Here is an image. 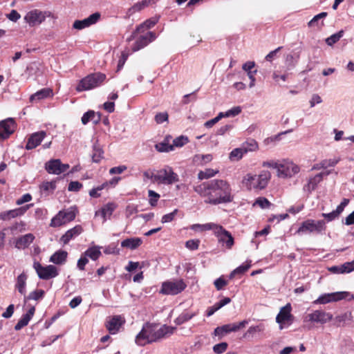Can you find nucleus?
Masks as SVG:
<instances>
[{"mask_svg": "<svg viewBox=\"0 0 354 354\" xmlns=\"http://www.w3.org/2000/svg\"><path fill=\"white\" fill-rule=\"evenodd\" d=\"M194 192L204 198L206 204L218 205L233 201L234 194L230 184L223 179H212L195 186Z\"/></svg>", "mask_w": 354, "mask_h": 354, "instance_id": "f257e3e1", "label": "nucleus"}, {"mask_svg": "<svg viewBox=\"0 0 354 354\" xmlns=\"http://www.w3.org/2000/svg\"><path fill=\"white\" fill-rule=\"evenodd\" d=\"M270 178V171H262L259 175L247 174L244 176L242 183L249 189H263L268 185Z\"/></svg>", "mask_w": 354, "mask_h": 354, "instance_id": "f03ea898", "label": "nucleus"}, {"mask_svg": "<svg viewBox=\"0 0 354 354\" xmlns=\"http://www.w3.org/2000/svg\"><path fill=\"white\" fill-rule=\"evenodd\" d=\"M106 75L101 73H95L82 78L76 87V91L82 92L100 86L105 80Z\"/></svg>", "mask_w": 354, "mask_h": 354, "instance_id": "7ed1b4c3", "label": "nucleus"}, {"mask_svg": "<svg viewBox=\"0 0 354 354\" xmlns=\"http://www.w3.org/2000/svg\"><path fill=\"white\" fill-rule=\"evenodd\" d=\"M326 222L324 220L307 219L301 223L297 230V233L299 234H322L326 230Z\"/></svg>", "mask_w": 354, "mask_h": 354, "instance_id": "20e7f679", "label": "nucleus"}, {"mask_svg": "<svg viewBox=\"0 0 354 354\" xmlns=\"http://www.w3.org/2000/svg\"><path fill=\"white\" fill-rule=\"evenodd\" d=\"M148 326V335H149L150 340L152 342H156L162 338L170 336L174 333L176 327L169 326L166 324L162 325L160 328L156 329L154 324L147 323Z\"/></svg>", "mask_w": 354, "mask_h": 354, "instance_id": "39448f33", "label": "nucleus"}, {"mask_svg": "<svg viewBox=\"0 0 354 354\" xmlns=\"http://www.w3.org/2000/svg\"><path fill=\"white\" fill-rule=\"evenodd\" d=\"M76 213L73 207L66 209L60 210L51 219L50 226L52 227H57L62 226L75 218Z\"/></svg>", "mask_w": 354, "mask_h": 354, "instance_id": "423d86ee", "label": "nucleus"}, {"mask_svg": "<svg viewBox=\"0 0 354 354\" xmlns=\"http://www.w3.org/2000/svg\"><path fill=\"white\" fill-rule=\"evenodd\" d=\"M187 284L183 279L176 281H167L162 283L160 292L163 295H176L183 292Z\"/></svg>", "mask_w": 354, "mask_h": 354, "instance_id": "0eeeda50", "label": "nucleus"}, {"mask_svg": "<svg viewBox=\"0 0 354 354\" xmlns=\"http://www.w3.org/2000/svg\"><path fill=\"white\" fill-rule=\"evenodd\" d=\"M248 324V321L244 319L239 322L224 324L223 326L216 327L214 330V335L215 336L219 337V338L221 339L227 334H229L232 332H237L239 330L245 328Z\"/></svg>", "mask_w": 354, "mask_h": 354, "instance_id": "6e6552de", "label": "nucleus"}, {"mask_svg": "<svg viewBox=\"0 0 354 354\" xmlns=\"http://www.w3.org/2000/svg\"><path fill=\"white\" fill-rule=\"evenodd\" d=\"M292 307L290 303L283 306L276 317V322L279 324L280 329L290 326L294 321V316L291 314Z\"/></svg>", "mask_w": 354, "mask_h": 354, "instance_id": "1a4fd4ad", "label": "nucleus"}, {"mask_svg": "<svg viewBox=\"0 0 354 354\" xmlns=\"http://www.w3.org/2000/svg\"><path fill=\"white\" fill-rule=\"evenodd\" d=\"M178 180V174L174 172L172 168L169 166H166L165 168L159 170L155 177V181H158L165 185H171Z\"/></svg>", "mask_w": 354, "mask_h": 354, "instance_id": "9d476101", "label": "nucleus"}, {"mask_svg": "<svg viewBox=\"0 0 354 354\" xmlns=\"http://www.w3.org/2000/svg\"><path fill=\"white\" fill-rule=\"evenodd\" d=\"M34 268L39 278L44 280L54 278L59 274L57 268L53 265L42 266L39 262H35Z\"/></svg>", "mask_w": 354, "mask_h": 354, "instance_id": "9b49d317", "label": "nucleus"}, {"mask_svg": "<svg viewBox=\"0 0 354 354\" xmlns=\"http://www.w3.org/2000/svg\"><path fill=\"white\" fill-rule=\"evenodd\" d=\"M299 167L287 160H283L280 162L277 171L278 176L281 178L292 177L299 173Z\"/></svg>", "mask_w": 354, "mask_h": 354, "instance_id": "f8f14e48", "label": "nucleus"}, {"mask_svg": "<svg viewBox=\"0 0 354 354\" xmlns=\"http://www.w3.org/2000/svg\"><path fill=\"white\" fill-rule=\"evenodd\" d=\"M50 16V12H42L39 10H33L28 12L24 17L25 21L31 26L40 24L47 17Z\"/></svg>", "mask_w": 354, "mask_h": 354, "instance_id": "ddd939ff", "label": "nucleus"}, {"mask_svg": "<svg viewBox=\"0 0 354 354\" xmlns=\"http://www.w3.org/2000/svg\"><path fill=\"white\" fill-rule=\"evenodd\" d=\"M349 295L348 292H335L320 295L314 303L316 304H326L330 302L337 301L346 299Z\"/></svg>", "mask_w": 354, "mask_h": 354, "instance_id": "4468645a", "label": "nucleus"}, {"mask_svg": "<svg viewBox=\"0 0 354 354\" xmlns=\"http://www.w3.org/2000/svg\"><path fill=\"white\" fill-rule=\"evenodd\" d=\"M69 168L68 164H63L59 159H52L45 164V169L48 173L59 175Z\"/></svg>", "mask_w": 354, "mask_h": 354, "instance_id": "2eb2a0df", "label": "nucleus"}, {"mask_svg": "<svg viewBox=\"0 0 354 354\" xmlns=\"http://www.w3.org/2000/svg\"><path fill=\"white\" fill-rule=\"evenodd\" d=\"M16 127V122L12 118L0 121V138H8L15 132Z\"/></svg>", "mask_w": 354, "mask_h": 354, "instance_id": "dca6fc26", "label": "nucleus"}, {"mask_svg": "<svg viewBox=\"0 0 354 354\" xmlns=\"http://www.w3.org/2000/svg\"><path fill=\"white\" fill-rule=\"evenodd\" d=\"M214 232L218 237V241L223 245L225 244L227 248L230 249L234 245V238L232 234L221 225H216Z\"/></svg>", "mask_w": 354, "mask_h": 354, "instance_id": "f3484780", "label": "nucleus"}, {"mask_svg": "<svg viewBox=\"0 0 354 354\" xmlns=\"http://www.w3.org/2000/svg\"><path fill=\"white\" fill-rule=\"evenodd\" d=\"M332 319V314L321 310H315L312 313L308 314L306 317V320L322 324H326Z\"/></svg>", "mask_w": 354, "mask_h": 354, "instance_id": "a211bd4d", "label": "nucleus"}, {"mask_svg": "<svg viewBox=\"0 0 354 354\" xmlns=\"http://www.w3.org/2000/svg\"><path fill=\"white\" fill-rule=\"evenodd\" d=\"M101 15L96 12L91 15L87 18L82 20H75L73 24V28L77 30H82L95 24L100 19Z\"/></svg>", "mask_w": 354, "mask_h": 354, "instance_id": "6ab92c4d", "label": "nucleus"}, {"mask_svg": "<svg viewBox=\"0 0 354 354\" xmlns=\"http://www.w3.org/2000/svg\"><path fill=\"white\" fill-rule=\"evenodd\" d=\"M156 39V35L153 32L149 31L145 35H140L134 43L132 50L136 52L138 51L145 46H147L149 43L152 42Z\"/></svg>", "mask_w": 354, "mask_h": 354, "instance_id": "aec40b11", "label": "nucleus"}, {"mask_svg": "<svg viewBox=\"0 0 354 354\" xmlns=\"http://www.w3.org/2000/svg\"><path fill=\"white\" fill-rule=\"evenodd\" d=\"M46 135V133L44 131H41L32 133L28 140V142L26 145V149L27 150H30L36 148L41 144V141L44 140Z\"/></svg>", "mask_w": 354, "mask_h": 354, "instance_id": "412c9836", "label": "nucleus"}, {"mask_svg": "<svg viewBox=\"0 0 354 354\" xmlns=\"http://www.w3.org/2000/svg\"><path fill=\"white\" fill-rule=\"evenodd\" d=\"M124 323V320L120 315H115L112 317L106 323V328L111 334H116L122 324Z\"/></svg>", "mask_w": 354, "mask_h": 354, "instance_id": "4be33fe9", "label": "nucleus"}, {"mask_svg": "<svg viewBox=\"0 0 354 354\" xmlns=\"http://www.w3.org/2000/svg\"><path fill=\"white\" fill-rule=\"evenodd\" d=\"M348 203V199L344 198L341 203L337 207L336 209L330 213H323L322 216L325 218L328 222L332 221L339 216Z\"/></svg>", "mask_w": 354, "mask_h": 354, "instance_id": "5701e85b", "label": "nucleus"}, {"mask_svg": "<svg viewBox=\"0 0 354 354\" xmlns=\"http://www.w3.org/2000/svg\"><path fill=\"white\" fill-rule=\"evenodd\" d=\"M147 330H148L147 323L143 325L142 330L136 336L135 342L137 345L143 346L147 344L151 343L149 335H148Z\"/></svg>", "mask_w": 354, "mask_h": 354, "instance_id": "b1692460", "label": "nucleus"}, {"mask_svg": "<svg viewBox=\"0 0 354 354\" xmlns=\"http://www.w3.org/2000/svg\"><path fill=\"white\" fill-rule=\"evenodd\" d=\"M147 330H148L147 323L143 325L142 330L136 336L135 342L137 345L143 346L147 344L151 343L149 335H148Z\"/></svg>", "mask_w": 354, "mask_h": 354, "instance_id": "393cba45", "label": "nucleus"}, {"mask_svg": "<svg viewBox=\"0 0 354 354\" xmlns=\"http://www.w3.org/2000/svg\"><path fill=\"white\" fill-rule=\"evenodd\" d=\"M82 227L80 225H77L66 231V233L61 237V241L64 244H67L71 239L79 236L82 232Z\"/></svg>", "mask_w": 354, "mask_h": 354, "instance_id": "a878e982", "label": "nucleus"}, {"mask_svg": "<svg viewBox=\"0 0 354 354\" xmlns=\"http://www.w3.org/2000/svg\"><path fill=\"white\" fill-rule=\"evenodd\" d=\"M28 275L25 272L21 273L16 279L15 285V289L21 295L25 296L26 293Z\"/></svg>", "mask_w": 354, "mask_h": 354, "instance_id": "bb28decb", "label": "nucleus"}, {"mask_svg": "<svg viewBox=\"0 0 354 354\" xmlns=\"http://www.w3.org/2000/svg\"><path fill=\"white\" fill-rule=\"evenodd\" d=\"M35 239V236L32 234L28 233L24 236L19 237L15 242V246L20 248H26L30 245V243L33 242Z\"/></svg>", "mask_w": 354, "mask_h": 354, "instance_id": "cd10ccee", "label": "nucleus"}, {"mask_svg": "<svg viewBox=\"0 0 354 354\" xmlns=\"http://www.w3.org/2000/svg\"><path fill=\"white\" fill-rule=\"evenodd\" d=\"M81 120L83 124H86L90 121L97 124L101 120V114L100 113L96 114L93 111H88L84 113Z\"/></svg>", "mask_w": 354, "mask_h": 354, "instance_id": "c85d7f7f", "label": "nucleus"}, {"mask_svg": "<svg viewBox=\"0 0 354 354\" xmlns=\"http://www.w3.org/2000/svg\"><path fill=\"white\" fill-rule=\"evenodd\" d=\"M159 18L157 17H151L149 19H147L140 26H138L136 30L133 32V35H136L137 32H142L147 29H150L153 27L158 22Z\"/></svg>", "mask_w": 354, "mask_h": 354, "instance_id": "c756f323", "label": "nucleus"}, {"mask_svg": "<svg viewBox=\"0 0 354 354\" xmlns=\"http://www.w3.org/2000/svg\"><path fill=\"white\" fill-rule=\"evenodd\" d=\"M330 173V171L321 172L319 174H316L315 176L310 178L308 180V183L307 185L308 189L314 190L317 187V185L322 180L324 176H328Z\"/></svg>", "mask_w": 354, "mask_h": 354, "instance_id": "7c9ffc66", "label": "nucleus"}, {"mask_svg": "<svg viewBox=\"0 0 354 354\" xmlns=\"http://www.w3.org/2000/svg\"><path fill=\"white\" fill-rule=\"evenodd\" d=\"M68 253L64 250H59L55 252L50 258V261L55 264L62 265L66 261Z\"/></svg>", "mask_w": 354, "mask_h": 354, "instance_id": "2f4dec72", "label": "nucleus"}, {"mask_svg": "<svg viewBox=\"0 0 354 354\" xmlns=\"http://www.w3.org/2000/svg\"><path fill=\"white\" fill-rule=\"evenodd\" d=\"M142 243V241L140 238L134 237V238H129L123 240L121 242V246L122 248H129L131 250H135L138 248Z\"/></svg>", "mask_w": 354, "mask_h": 354, "instance_id": "473e14b6", "label": "nucleus"}, {"mask_svg": "<svg viewBox=\"0 0 354 354\" xmlns=\"http://www.w3.org/2000/svg\"><path fill=\"white\" fill-rule=\"evenodd\" d=\"M340 161V158H333L328 160H323L319 163H317L313 165L312 169L313 170H319L321 169H326L330 167H335L339 162Z\"/></svg>", "mask_w": 354, "mask_h": 354, "instance_id": "72a5a7b5", "label": "nucleus"}, {"mask_svg": "<svg viewBox=\"0 0 354 354\" xmlns=\"http://www.w3.org/2000/svg\"><path fill=\"white\" fill-rule=\"evenodd\" d=\"M115 208V205H114V203H109L104 206H103L100 211L96 212L95 216L100 214L104 219L103 222H105L106 221V217H109L113 214Z\"/></svg>", "mask_w": 354, "mask_h": 354, "instance_id": "f704fd0d", "label": "nucleus"}, {"mask_svg": "<svg viewBox=\"0 0 354 354\" xmlns=\"http://www.w3.org/2000/svg\"><path fill=\"white\" fill-rule=\"evenodd\" d=\"M352 318L351 313H344L339 315L336 316L333 321V325L336 327L344 326L346 321L351 320Z\"/></svg>", "mask_w": 354, "mask_h": 354, "instance_id": "c9c22d12", "label": "nucleus"}, {"mask_svg": "<svg viewBox=\"0 0 354 354\" xmlns=\"http://www.w3.org/2000/svg\"><path fill=\"white\" fill-rule=\"evenodd\" d=\"M53 95V91L50 88H42L35 94L32 95L30 97V100L33 102L35 100H40L44 98H47Z\"/></svg>", "mask_w": 354, "mask_h": 354, "instance_id": "e433bc0d", "label": "nucleus"}, {"mask_svg": "<svg viewBox=\"0 0 354 354\" xmlns=\"http://www.w3.org/2000/svg\"><path fill=\"white\" fill-rule=\"evenodd\" d=\"M196 315V313L185 310L181 314H180L178 317L175 319L174 323L176 325H181L185 323L186 322L190 320Z\"/></svg>", "mask_w": 354, "mask_h": 354, "instance_id": "4c0bfd02", "label": "nucleus"}, {"mask_svg": "<svg viewBox=\"0 0 354 354\" xmlns=\"http://www.w3.org/2000/svg\"><path fill=\"white\" fill-rule=\"evenodd\" d=\"M101 254L100 247L97 245L88 248L83 254V255L93 261L97 260Z\"/></svg>", "mask_w": 354, "mask_h": 354, "instance_id": "58836bf2", "label": "nucleus"}, {"mask_svg": "<svg viewBox=\"0 0 354 354\" xmlns=\"http://www.w3.org/2000/svg\"><path fill=\"white\" fill-rule=\"evenodd\" d=\"M104 151L101 147L95 143L93 146L92 160L93 162H99L103 158Z\"/></svg>", "mask_w": 354, "mask_h": 354, "instance_id": "ea45409f", "label": "nucleus"}, {"mask_svg": "<svg viewBox=\"0 0 354 354\" xmlns=\"http://www.w3.org/2000/svg\"><path fill=\"white\" fill-rule=\"evenodd\" d=\"M216 223H208L205 224H194L191 226V229L194 231H207V230H214L216 227Z\"/></svg>", "mask_w": 354, "mask_h": 354, "instance_id": "a19ab883", "label": "nucleus"}, {"mask_svg": "<svg viewBox=\"0 0 354 354\" xmlns=\"http://www.w3.org/2000/svg\"><path fill=\"white\" fill-rule=\"evenodd\" d=\"M154 2L155 0H142L135 3L131 8H129V12H136L140 11L141 10L149 6L151 3Z\"/></svg>", "mask_w": 354, "mask_h": 354, "instance_id": "79ce46f5", "label": "nucleus"}, {"mask_svg": "<svg viewBox=\"0 0 354 354\" xmlns=\"http://www.w3.org/2000/svg\"><path fill=\"white\" fill-rule=\"evenodd\" d=\"M245 153H246V151H245V149L242 146L240 148L233 149L229 155V158L232 161H236L242 158Z\"/></svg>", "mask_w": 354, "mask_h": 354, "instance_id": "37998d69", "label": "nucleus"}, {"mask_svg": "<svg viewBox=\"0 0 354 354\" xmlns=\"http://www.w3.org/2000/svg\"><path fill=\"white\" fill-rule=\"evenodd\" d=\"M45 292L44 290L39 289L36 290L31 292L28 296L25 295L24 296V301L26 302L28 300H39L42 299L44 296Z\"/></svg>", "mask_w": 354, "mask_h": 354, "instance_id": "c03bdc74", "label": "nucleus"}, {"mask_svg": "<svg viewBox=\"0 0 354 354\" xmlns=\"http://www.w3.org/2000/svg\"><path fill=\"white\" fill-rule=\"evenodd\" d=\"M264 329L265 328L263 324L250 326L249 327L246 333L243 335V337L245 338L252 337L254 335V334H256L257 333H261L263 331Z\"/></svg>", "mask_w": 354, "mask_h": 354, "instance_id": "a18cd8bd", "label": "nucleus"}, {"mask_svg": "<svg viewBox=\"0 0 354 354\" xmlns=\"http://www.w3.org/2000/svg\"><path fill=\"white\" fill-rule=\"evenodd\" d=\"M212 158V154H196L194 156L193 160L196 163L203 165L211 162Z\"/></svg>", "mask_w": 354, "mask_h": 354, "instance_id": "49530a36", "label": "nucleus"}, {"mask_svg": "<svg viewBox=\"0 0 354 354\" xmlns=\"http://www.w3.org/2000/svg\"><path fill=\"white\" fill-rule=\"evenodd\" d=\"M218 173V170H214L212 169H206L204 171H200L198 174V178L199 180L208 179L214 176Z\"/></svg>", "mask_w": 354, "mask_h": 354, "instance_id": "de8ad7c7", "label": "nucleus"}, {"mask_svg": "<svg viewBox=\"0 0 354 354\" xmlns=\"http://www.w3.org/2000/svg\"><path fill=\"white\" fill-rule=\"evenodd\" d=\"M344 35V31L339 30V32L332 35L331 36L328 37L326 39V43L328 46H333V44H336L340 38H342Z\"/></svg>", "mask_w": 354, "mask_h": 354, "instance_id": "09e8293b", "label": "nucleus"}, {"mask_svg": "<svg viewBox=\"0 0 354 354\" xmlns=\"http://www.w3.org/2000/svg\"><path fill=\"white\" fill-rule=\"evenodd\" d=\"M155 148L159 152H169L174 149L172 145H169L166 141L156 144Z\"/></svg>", "mask_w": 354, "mask_h": 354, "instance_id": "8fccbe9b", "label": "nucleus"}, {"mask_svg": "<svg viewBox=\"0 0 354 354\" xmlns=\"http://www.w3.org/2000/svg\"><path fill=\"white\" fill-rule=\"evenodd\" d=\"M242 146L245 149V151H246V153L248 151H255L258 148L257 142L253 139L247 140Z\"/></svg>", "mask_w": 354, "mask_h": 354, "instance_id": "3c124183", "label": "nucleus"}, {"mask_svg": "<svg viewBox=\"0 0 354 354\" xmlns=\"http://www.w3.org/2000/svg\"><path fill=\"white\" fill-rule=\"evenodd\" d=\"M299 59V55L294 57L292 55H288L286 59V63L288 70L292 69L296 66Z\"/></svg>", "mask_w": 354, "mask_h": 354, "instance_id": "603ef678", "label": "nucleus"}, {"mask_svg": "<svg viewBox=\"0 0 354 354\" xmlns=\"http://www.w3.org/2000/svg\"><path fill=\"white\" fill-rule=\"evenodd\" d=\"M30 319L28 317V316H25L24 315L19 319L17 324L15 326V330H19L24 326H27Z\"/></svg>", "mask_w": 354, "mask_h": 354, "instance_id": "864d4df0", "label": "nucleus"}, {"mask_svg": "<svg viewBox=\"0 0 354 354\" xmlns=\"http://www.w3.org/2000/svg\"><path fill=\"white\" fill-rule=\"evenodd\" d=\"M188 138L186 136H180L173 140V147H180L188 142Z\"/></svg>", "mask_w": 354, "mask_h": 354, "instance_id": "5fc2aeb1", "label": "nucleus"}, {"mask_svg": "<svg viewBox=\"0 0 354 354\" xmlns=\"http://www.w3.org/2000/svg\"><path fill=\"white\" fill-rule=\"evenodd\" d=\"M341 266L342 274L350 273L354 271V259L350 262H346Z\"/></svg>", "mask_w": 354, "mask_h": 354, "instance_id": "6e6d98bb", "label": "nucleus"}, {"mask_svg": "<svg viewBox=\"0 0 354 354\" xmlns=\"http://www.w3.org/2000/svg\"><path fill=\"white\" fill-rule=\"evenodd\" d=\"M148 196L149 197V203L151 206H156L158 200L160 198V194L153 190H149Z\"/></svg>", "mask_w": 354, "mask_h": 354, "instance_id": "4d7b16f0", "label": "nucleus"}, {"mask_svg": "<svg viewBox=\"0 0 354 354\" xmlns=\"http://www.w3.org/2000/svg\"><path fill=\"white\" fill-rule=\"evenodd\" d=\"M227 346L228 345L226 342H221L214 345L213 351L216 354H221L227 350Z\"/></svg>", "mask_w": 354, "mask_h": 354, "instance_id": "13d9d810", "label": "nucleus"}, {"mask_svg": "<svg viewBox=\"0 0 354 354\" xmlns=\"http://www.w3.org/2000/svg\"><path fill=\"white\" fill-rule=\"evenodd\" d=\"M25 224L23 222L16 223L10 227V231L12 234H16L24 230Z\"/></svg>", "mask_w": 354, "mask_h": 354, "instance_id": "bf43d9fd", "label": "nucleus"}, {"mask_svg": "<svg viewBox=\"0 0 354 354\" xmlns=\"http://www.w3.org/2000/svg\"><path fill=\"white\" fill-rule=\"evenodd\" d=\"M255 203L263 209L268 208L271 205V203L264 197L258 198Z\"/></svg>", "mask_w": 354, "mask_h": 354, "instance_id": "052dcab7", "label": "nucleus"}, {"mask_svg": "<svg viewBox=\"0 0 354 354\" xmlns=\"http://www.w3.org/2000/svg\"><path fill=\"white\" fill-rule=\"evenodd\" d=\"M169 115L167 112L158 113L155 115V121L157 124H162L168 120Z\"/></svg>", "mask_w": 354, "mask_h": 354, "instance_id": "680f3d73", "label": "nucleus"}, {"mask_svg": "<svg viewBox=\"0 0 354 354\" xmlns=\"http://www.w3.org/2000/svg\"><path fill=\"white\" fill-rule=\"evenodd\" d=\"M214 284L217 290H221L227 284V281L221 277L214 281Z\"/></svg>", "mask_w": 354, "mask_h": 354, "instance_id": "e2e57ef3", "label": "nucleus"}, {"mask_svg": "<svg viewBox=\"0 0 354 354\" xmlns=\"http://www.w3.org/2000/svg\"><path fill=\"white\" fill-rule=\"evenodd\" d=\"M251 261L249 262L247 261L246 263H243L236 269H234V272H236L238 274H242L245 272L250 267H251Z\"/></svg>", "mask_w": 354, "mask_h": 354, "instance_id": "0e129e2a", "label": "nucleus"}, {"mask_svg": "<svg viewBox=\"0 0 354 354\" xmlns=\"http://www.w3.org/2000/svg\"><path fill=\"white\" fill-rule=\"evenodd\" d=\"M82 187V184L78 181H71L68 187L70 192H78Z\"/></svg>", "mask_w": 354, "mask_h": 354, "instance_id": "69168bd1", "label": "nucleus"}, {"mask_svg": "<svg viewBox=\"0 0 354 354\" xmlns=\"http://www.w3.org/2000/svg\"><path fill=\"white\" fill-rule=\"evenodd\" d=\"M241 112V109L240 106H234L231 109L225 112V116L226 117H234L238 115Z\"/></svg>", "mask_w": 354, "mask_h": 354, "instance_id": "338daca9", "label": "nucleus"}, {"mask_svg": "<svg viewBox=\"0 0 354 354\" xmlns=\"http://www.w3.org/2000/svg\"><path fill=\"white\" fill-rule=\"evenodd\" d=\"M178 210L174 209L172 212L169 214H165L161 219V222L162 223H169L174 220L176 214H177Z\"/></svg>", "mask_w": 354, "mask_h": 354, "instance_id": "774afa93", "label": "nucleus"}]
</instances>
